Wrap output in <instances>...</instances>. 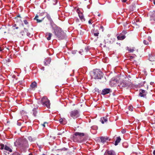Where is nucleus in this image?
<instances>
[{
	"mask_svg": "<svg viewBox=\"0 0 155 155\" xmlns=\"http://www.w3.org/2000/svg\"><path fill=\"white\" fill-rule=\"evenodd\" d=\"M15 146L20 148H24L28 147V144L27 140L25 138H19L17 139L15 142Z\"/></svg>",
	"mask_w": 155,
	"mask_h": 155,
	"instance_id": "2",
	"label": "nucleus"
},
{
	"mask_svg": "<svg viewBox=\"0 0 155 155\" xmlns=\"http://www.w3.org/2000/svg\"><path fill=\"white\" fill-rule=\"evenodd\" d=\"M85 30L84 28H82L81 27H80V29H79V32L80 35H83L84 34Z\"/></svg>",
	"mask_w": 155,
	"mask_h": 155,
	"instance_id": "25",
	"label": "nucleus"
},
{
	"mask_svg": "<svg viewBox=\"0 0 155 155\" xmlns=\"http://www.w3.org/2000/svg\"><path fill=\"white\" fill-rule=\"evenodd\" d=\"M121 1L123 2H126L127 1V0H121Z\"/></svg>",
	"mask_w": 155,
	"mask_h": 155,
	"instance_id": "47",
	"label": "nucleus"
},
{
	"mask_svg": "<svg viewBox=\"0 0 155 155\" xmlns=\"http://www.w3.org/2000/svg\"><path fill=\"white\" fill-rule=\"evenodd\" d=\"M87 137L86 134L83 133L78 132V142L81 143L85 141Z\"/></svg>",
	"mask_w": 155,
	"mask_h": 155,
	"instance_id": "5",
	"label": "nucleus"
},
{
	"mask_svg": "<svg viewBox=\"0 0 155 155\" xmlns=\"http://www.w3.org/2000/svg\"><path fill=\"white\" fill-rule=\"evenodd\" d=\"M139 95L141 97H146L147 94V92L144 90L141 89L139 90Z\"/></svg>",
	"mask_w": 155,
	"mask_h": 155,
	"instance_id": "10",
	"label": "nucleus"
},
{
	"mask_svg": "<svg viewBox=\"0 0 155 155\" xmlns=\"http://www.w3.org/2000/svg\"><path fill=\"white\" fill-rule=\"evenodd\" d=\"M41 69H42V70H44V67H42Z\"/></svg>",
	"mask_w": 155,
	"mask_h": 155,
	"instance_id": "52",
	"label": "nucleus"
},
{
	"mask_svg": "<svg viewBox=\"0 0 155 155\" xmlns=\"http://www.w3.org/2000/svg\"><path fill=\"white\" fill-rule=\"evenodd\" d=\"M148 40L149 41H151V38L150 37H148Z\"/></svg>",
	"mask_w": 155,
	"mask_h": 155,
	"instance_id": "41",
	"label": "nucleus"
},
{
	"mask_svg": "<svg viewBox=\"0 0 155 155\" xmlns=\"http://www.w3.org/2000/svg\"><path fill=\"white\" fill-rule=\"evenodd\" d=\"M120 86L121 87H127L128 84L125 81H123L120 83Z\"/></svg>",
	"mask_w": 155,
	"mask_h": 155,
	"instance_id": "18",
	"label": "nucleus"
},
{
	"mask_svg": "<svg viewBox=\"0 0 155 155\" xmlns=\"http://www.w3.org/2000/svg\"><path fill=\"white\" fill-rule=\"evenodd\" d=\"M29 155H33V154L31 153H30L29 154Z\"/></svg>",
	"mask_w": 155,
	"mask_h": 155,
	"instance_id": "53",
	"label": "nucleus"
},
{
	"mask_svg": "<svg viewBox=\"0 0 155 155\" xmlns=\"http://www.w3.org/2000/svg\"><path fill=\"white\" fill-rule=\"evenodd\" d=\"M128 109H129V110H130L131 111H132L133 110V108L132 106H129L128 107Z\"/></svg>",
	"mask_w": 155,
	"mask_h": 155,
	"instance_id": "35",
	"label": "nucleus"
},
{
	"mask_svg": "<svg viewBox=\"0 0 155 155\" xmlns=\"http://www.w3.org/2000/svg\"><path fill=\"white\" fill-rule=\"evenodd\" d=\"M76 11H78V8H77V9H76Z\"/></svg>",
	"mask_w": 155,
	"mask_h": 155,
	"instance_id": "57",
	"label": "nucleus"
},
{
	"mask_svg": "<svg viewBox=\"0 0 155 155\" xmlns=\"http://www.w3.org/2000/svg\"><path fill=\"white\" fill-rule=\"evenodd\" d=\"M0 146L1 147L0 149L1 150H2L4 149V145L3 144H0Z\"/></svg>",
	"mask_w": 155,
	"mask_h": 155,
	"instance_id": "33",
	"label": "nucleus"
},
{
	"mask_svg": "<svg viewBox=\"0 0 155 155\" xmlns=\"http://www.w3.org/2000/svg\"><path fill=\"white\" fill-rule=\"evenodd\" d=\"M127 49L130 52H133L134 51V48H130L127 47Z\"/></svg>",
	"mask_w": 155,
	"mask_h": 155,
	"instance_id": "30",
	"label": "nucleus"
},
{
	"mask_svg": "<svg viewBox=\"0 0 155 155\" xmlns=\"http://www.w3.org/2000/svg\"><path fill=\"white\" fill-rule=\"evenodd\" d=\"M21 18L20 15H17L16 17L15 18V19L16 22H19V21H21Z\"/></svg>",
	"mask_w": 155,
	"mask_h": 155,
	"instance_id": "20",
	"label": "nucleus"
},
{
	"mask_svg": "<svg viewBox=\"0 0 155 155\" xmlns=\"http://www.w3.org/2000/svg\"><path fill=\"white\" fill-rule=\"evenodd\" d=\"M20 34L21 36L25 35H26L28 37H30L31 35L30 33L28 32V30L26 28H24V30H22L20 32Z\"/></svg>",
	"mask_w": 155,
	"mask_h": 155,
	"instance_id": "8",
	"label": "nucleus"
},
{
	"mask_svg": "<svg viewBox=\"0 0 155 155\" xmlns=\"http://www.w3.org/2000/svg\"><path fill=\"white\" fill-rule=\"evenodd\" d=\"M41 102L43 105L46 106L48 108H50V101L46 97H43L41 99Z\"/></svg>",
	"mask_w": 155,
	"mask_h": 155,
	"instance_id": "6",
	"label": "nucleus"
},
{
	"mask_svg": "<svg viewBox=\"0 0 155 155\" xmlns=\"http://www.w3.org/2000/svg\"><path fill=\"white\" fill-rule=\"evenodd\" d=\"M151 19L152 20H153L154 21L155 23V12L153 15L151 17Z\"/></svg>",
	"mask_w": 155,
	"mask_h": 155,
	"instance_id": "31",
	"label": "nucleus"
},
{
	"mask_svg": "<svg viewBox=\"0 0 155 155\" xmlns=\"http://www.w3.org/2000/svg\"><path fill=\"white\" fill-rule=\"evenodd\" d=\"M91 22H92V20H90L88 21V23H89V24H92Z\"/></svg>",
	"mask_w": 155,
	"mask_h": 155,
	"instance_id": "45",
	"label": "nucleus"
},
{
	"mask_svg": "<svg viewBox=\"0 0 155 155\" xmlns=\"http://www.w3.org/2000/svg\"><path fill=\"white\" fill-rule=\"evenodd\" d=\"M52 35V34L51 33L47 32L46 33V36H48V37L47 38L48 40H51Z\"/></svg>",
	"mask_w": 155,
	"mask_h": 155,
	"instance_id": "22",
	"label": "nucleus"
},
{
	"mask_svg": "<svg viewBox=\"0 0 155 155\" xmlns=\"http://www.w3.org/2000/svg\"><path fill=\"white\" fill-rule=\"evenodd\" d=\"M94 75L93 77L95 79H100L102 78L105 80L104 81H106L105 78H103V73L99 69H96L94 70Z\"/></svg>",
	"mask_w": 155,
	"mask_h": 155,
	"instance_id": "3",
	"label": "nucleus"
},
{
	"mask_svg": "<svg viewBox=\"0 0 155 155\" xmlns=\"http://www.w3.org/2000/svg\"><path fill=\"white\" fill-rule=\"evenodd\" d=\"M126 132V131L125 130H124L122 131V132L123 134H124V133H125Z\"/></svg>",
	"mask_w": 155,
	"mask_h": 155,
	"instance_id": "43",
	"label": "nucleus"
},
{
	"mask_svg": "<svg viewBox=\"0 0 155 155\" xmlns=\"http://www.w3.org/2000/svg\"><path fill=\"white\" fill-rule=\"evenodd\" d=\"M127 33L126 30L123 31L122 32L117 36V39L119 40H122L126 38L125 34Z\"/></svg>",
	"mask_w": 155,
	"mask_h": 155,
	"instance_id": "7",
	"label": "nucleus"
},
{
	"mask_svg": "<svg viewBox=\"0 0 155 155\" xmlns=\"http://www.w3.org/2000/svg\"><path fill=\"white\" fill-rule=\"evenodd\" d=\"M28 139L29 140H30L31 141H32L33 140H32L31 137H28Z\"/></svg>",
	"mask_w": 155,
	"mask_h": 155,
	"instance_id": "42",
	"label": "nucleus"
},
{
	"mask_svg": "<svg viewBox=\"0 0 155 155\" xmlns=\"http://www.w3.org/2000/svg\"><path fill=\"white\" fill-rule=\"evenodd\" d=\"M51 59L50 58H48L46 59L44 61V65L45 66L48 65L51 62Z\"/></svg>",
	"mask_w": 155,
	"mask_h": 155,
	"instance_id": "16",
	"label": "nucleus"
},
{
	"mask_svg": "<svg viewBox=\"0 0 155 155\" xmlns=\"http://www.w3.org/2000/svg\"><path fill=\"white\" fill-rule=\"evenodd\" d=\"M30 87L32 88H35L37 87V84L35 81L32 82L30 85Z\"/></svg>",
	"mask_w": 155,
	"mask_h": 155,
	"instance_id": "21",
	"label": "nucleus"
},
{
	"mask_svg": "<svg viewBox=\"0 0 155 155\" xmlns=\"http://www.w3.org/2000/svg\"><path fill=\"white\" fill-rule=\"evenodd\" d=\"M3 62L4 64H6L7 62H11V60L9 58L4 59L3 60Z\"/></svg>",
	"mask_w": 155,
	"mask_h": 155,
	"instance_id": "28",
	"label": "nucleus"
},
{
	"mask_svg": "<svg viewBox=\"0 0 155 155\" xmlns=\"http://www.w3.org/2000/svg\"><path fill=\"white\" fill-rule=\"evenodd\" d=\"M143 43H144V44L145 45H148L149 44L148 42L147 41L145 40H144L143 41Z\"/></svg>",
	"mask_w": 155,
	"mask_h": 155,
	"instance_id": "34",
	"label": "nucleus"
},
{
	"mask_svg": "<svg viewBox=\"0 0 155 155\" xmlns=\"http://www.w3.org/2000/svg\"><path fill=\"white\" fill-rule=\"evenodd\" d=\"M3 49V48L0 47V51H2Z\"/></svg>",
	"mask_w": 155,
	"mask_h": 155,
	"instance_id": "46",
	"label": "nucleus"
},
{
	"mask_svg": "<svg viewBox=\"0 0 155 155\" xmlns=\"http://www.w3.org/2000/svg\"><path fill=\"white\" fill-rule=\"evenodd\" d=\"M57 155H58V154H57Z\"/></svg>",
	"mask_w": 155,
	"mask_h": 155,
	"instance_id": "60",
	"label": "nucleus"
},
{
	"mask_svg": "<svg viewBox=\"0 0 155 155\" xmlns=\"http://www.w3.org/2000/svg\"><path fill=\"white\" fill-rule=\"evenodd\" d=\"M101 121L102 124H104L105 122H106L107 120V118L106 117L101 118Z\"/></svg>",
	"mask_w": 155,
	"mask_h": 155,
	"instance_id": "24",
	"label": "nucleus"
},
{
	"mask_svg": "<svg viewBox=\"0 0 155 155\" xmlns=\"http://www.w3.org/2000/svg\"><path fill=\"white\" fill-rule=\"evenodd\" d=\"M98 16H101V14H99L98 15Z\"/></svg>",
	"mask_w": 155,
	"mask_h": 155,
	"instance_id": "54",
	"label": "nucleus"
},
{
	"mask_svg": "<svg viewBox=\"0 0 155 155\" xmlns=\"http://www.w3.org/2000/svg\"><path fill=\"white\" fill-rule=\"evenodd\" d=\"M82 122V120L81 119H79L78 118V123H79V124H81Z\"/></svg>",
	"mask_w": 155,
	"mask_h": 155,
	"instance_id": "38",
	"label": "nucleus"
},
{
	"mask_svg": "<svg viewBox=\"0 0 155 155\" xmlns=\"http://www.w3.org/2000/svg\"><path fill=\"white\" fill-rule=\"evenodd\" d=\"M12 155H20V154L19 153L16 152L13 153Z\"/></svg>",
	"mask_w": 155,
	"mask_h": 155,
	"instance_id": "37",
	"label": "nucleus"
},
{
	"mask_svg": "<svg viewBox=\"0 0 155 155\" xmlns=\"http://www.w3.org/2000/svg\"><path fill=\"white\" fill-rule=\"evenodd\" d=\"M33 114L35 117L37 116V111L36 109H34L33 110Z\"/></svg>",
	"mask_w": 155,
	"mask_h": 155,
	"instance_id": "29",
	"label": "nucleus"
},
{
	"mask_svg": "<svg viewBox=\"0 0 155 155\" xmlns=\"http://www.w3.org/2000/svg\"><path fill=\"white\" fill-rule=\"evenodd\" d=\"M111 90L110 88H106L102 90L101 94H102L105 95L111 92Z\"/></svg>",
	"mask_w": 155,
	"mask_h": 155,
	"instance_id": "12",
	"label": "nucleus"
},
{
	"mask_svg": "<svg viewBox=\"0 0 155 155\" xmlns=\"http://www.w3.org/2000/svg\"><path fill=\"white\" fill-rule=\"evenodd\" d=\"M121 140V139L120 137H117L116 140L115 142L114 145L115 146L117 145L120 142Z\"/></svg>",
	"mask_w": 155,
	"mask_h": 155,
	"instance_id": "23",
	"label": "nucleus"
},
{
	"mask_svg": "<svg viewBox=\"0 0 155 155\" xmlns=\"http://www.w3.org/2000/svg\"><path fill=\"white\" fill-rule=\"evenodd\" d=\"M78 15L80 19L82 21H85V19L83 16L82 12H81L79 9L78 8Z\"/></svg>",
	"mask_w": 155,
	"mask_h": 155,
	"instance_id": "11",
	"label": "nucleus"
},
{
	"mask_svg": "<svg viewBox=\"0 0 155 155\" xmlns=\"http://www.w3.org/2000/svg\"><path fill=\"white\" fill-rule=\"evenodd\" d=\"M17 25L16 24H15L13 26V27H15V28H14V29L15 30V29H18V27H16Z\"/></svg>",
	"mask_w": 155,
	"mask_h": 155,
	"instance_id": "36",
	"label": "nucleus"
},
{
	"mask_svg": "<svg viewBox=\"0 0 155 155\" xmlns=\"http://www.w3.org/2000/svg\"><path fill=\"white\" fill-rule=\"evenodd\" d=\"M78 108L77 106L74 104L72 107V110L70 112V116L74 119L77 118L78 114Z\"/></svg>",
	"mask_w": 155,
	"mask_h": 155,
	"instance_id": "4",
	"label": "nucleus"
},
{
	"mask_svg": "<svg viewBox=\"0 0 155 155\" xmlns=\"http://www.w3.org/2000/svg\"><path fill=\"white\" fill-rule=\"evenodd\" d=\"M45 124H47V123L46 122H45L43 124V126L44 127H45Z\"/></svg>",
	"mask_w": 155,
	"mask_h": 155,
	"instance_id": "44",
	"label": "nucleus"
},
{
	"mask_svg": "<svg viewBox=\"0 0 155 155\" xmlns=\"http://www.w3.org/2000/svg\"><path fill=\"white\" fill-rule=\"evenodd\" d=\"M103 28V26H101V28Z\"/></svg>",
	"mask_w": 155,
	"mask_h": 155,
	"instance_id": "55",
	"label": "nucleus"
},
{
	"mask_svg": "<svg viewBox=\"0 0 155 155\" xmlns=\"http://www.w3.org/2000/svg\"><path fill=\"white\" fill-rule=\"evenodd\" d=\"M153 153L154 155H155V150L153 151Z\"/></svg>",
	"mask_w": 155,
	"mask_h": 155,
	"instance_id": "49",
	"label": "nucleus"
},
{
	"mask_svg": "<svg viewBox=\"0 0 155 155\" xmlns=\"http://www.w3.org/2000/svg\"><path fill=\"white\" fill-rule=\"evenodd\" d=\"M99 34V33H94V35L95 36H97Z\"/></svg>",
	"mask_w": 155,
	"mask_h": 155,
	"instance_id": "40",
	"label": "nucleus"
},
{
	"mask_svg": "<svg viewBox=\"0 0 155 155\" xmlns=\"http://www.w3.org/2000/svg\"><path fill=\"white\" fill-rule=\"evenodd\" d=\"M101 142L104 143L108 140V138L107 137H100Z\"/></svg>",
	"mask_w": 155,
	"mask_h": 155,
	"instance_id": "17",
	"label": "nucleus"
},
{
	"mask_svg": "<svg viewBox=\"0 0 155 155\" xmlns=\"http://www.w3.org/2000/svg\"><path fill=\"white\" fill-rule=\"evenodd\" d=\"M4 149L11 152H12V149H11L9 147L6 145L4 147Z\"/></svg>",
	"mask_w": 155,
	"mask_h": 155,
	"instance_id": "27",
	"label": "nucleus"
},
{
	"mask_svg": "<svg viewBox=\"0 0 155 155\" xmlns=\"http://www.w3.org/2000/svg\"><path fill=\"white\" fill-rule=\"evenodd\" d=\"M83 52V51L82 50H81V51H79V53L80 54H81L82 52Z\"/></svg>",
	"mask_w": 155,
	"mask_h": 155,
	"instance_id": "48",
	"label": "nucleus"
},
{
	"mask_svg": "<svg viewBox=\"0 0 155 155\" xmlns=\"http://www.w3.org/2000/svg\"><path fill=\"white\" fill-rule=\"evenodd\" d=\"M155 52H152L151 55L150 56L149 58V60L151 61H155Z\"/></svg>",
	"mask_w": 155,
	"mask_h": 155,
	"instance_id": "14",
	"label": "nucleus"
},
{
	"mask_svg": "<svg viewBox=\"0 0 155 155\" xmlns=\"http://www.w3.org/2000/svg\"><path fill=\"white\" fill-rule=\"evenodd\" d=\"M55 137H54V139H55Z\"/></svg>",
	"mask_w": 155,
	"mask_h": 155,
	"instance_id": "58",
	"label": "nucleus"
},
{
	"mask_svg": "<svg viewBox=\"0 0 155 155\" xmlns=\"http://www.w3.org/2000/svg\"><path fill=\"white\" fill-rule=\"evenodd\" d=\"M39 18V16L37 15H36L35 17L34 18V20H36L37 21V23L41 22L44 20V18H40L39 19H38V18Z\"/></svg>",
	"mask_w": 155,
	"mask_h": 155,
	"instance_id": "15",
	"label": "nucleus"
},
{
	"mask_svg": "<svg viewBox=\"0 0 155 155\" xmlns=\"http://www.w3.org/2000/svg\"><path fill=\"white\" fill-rule=\"evenodd\" d=\"M55 0L56 1V2L57 1V0Z\"/></svg>",
	"mask_w": 155,
	"mask_h": 155,
	"instance_id": "59",
	"label": "nucleus"
},
{
	"mask_svg": "<svg viewBox=\"0 0 155 155\" xmlns=\"http://www.w3.org/2000/svg\"><path fill=\"white\" fill-rule=\"evenodd\" d=\"M22 25L23 27H24V25H23V24H22Z\"/></svg>",
	"mask_w": 155,
	"mask_h": 155,
	"instance_id": "56",
	"label": "nucleus"
},
{
	"mask_svg": "<svg viewBox=\"0 0 155 155\" xmlns=\"http://www.w3.org/2000/svg\"><path fill=\"white\" fill-rule=\"evenodd\" d=\"M46 17L49 20V21H50L51 23H52L53 22L52 19L51 18V17L49 15L47 14L46 15Z\"/></svg>",
	"mask_w": 155,
	"mask_h": 155,
	"instance_id": "26",
	"label": "nucleus"
},
{
	"mask_svg": "<svg viewBox=\"0 0 155 155\" xmlns=\"http://www.w3.org/2000/svg\"><path fill=\"white\" fill-rule=\"evenodd\" d=\"M104 155H116V153L114 151L111 150H107Z\"/></svg>",
	"mask_w": 155,
	"mask_h": 155,
	"instance_id": "9",
	"label": "nucleus"
},
{
	"mask_svg": "<svg viewBox=\"0 0 155 155\" xmlns=\"http://www.w3.org/2000/svg\"><path fill=\"white\" fill-rule=\"evenodd\" d=\"M97 129V127L96 126H94L91 127V132L93 134H95L96 133V130Z\"/></svg>",
	"mask_w": 155,
	"mask_h": 155,
	"instance_id": "13",
	"label": "nucleus"
},
{
	"mask_svg": "<svg viewBox=\"0 0 155 155\" xmlns=\"http://www.w3.org/2000/svg\"><path fill=\"white\" fill-rule=\"evenodd\" d=\"M153 4L155 5V0H153Z\"/></svg>",
	"mask_w": 155,
	"mask_h": 155,
	"instance_id": "50",
	"label": "nucleus"
},
{
	"mask_svg": "<svg viewBox=\"0 0 155 155\" xmlns=\"http://www.w3.org/2000/svg\"><path fill=\"white\" fill-rule=\"evenodd\" d=\"M52 27L54 30V35L58 40H62L65 38V34L60 28L57 27L55 25H54V26L53 25Z\"/></svg>",
	"mask_w": 155,
	"mask_h": 155,
	"instance_id": "1",
	"label": "nucleus"
},
{
	"mask_svg": "<svg viewBox=\"0 0 155 155\" xmlns=\"http://www.w3.org/2000/svg\"><path fill=\"white\" fill-rule=\"evenodd\" d=\"M153 82H151L150 83V84L151 85H152L153 84Z\"/></svg>",
	"mask_w": 155,
	"mask_h": 155,
	"instance_id": "51",
	"label": "nucleus"
},
{
	"mask_svg": "<svg viewBox=\"0 0 155 155\" xmlns=\"http://www.w3.org/2000/svg\"><path fill=\"white\" fill-rule=\"evenodd\" d=\"M23 21L24 22V24L27 25V26H28V22L26 20H23Z\"/></svg>",
	"mask_w": 155,
	"mask_h": 155,
	"instance_id": "32",
	"label": "nucleus"
},
{
	"mask_svg": "<svg viewBox=\"0 0 155 155\" xmlns=\"http://www.w3.org/2000/svg\"><path fill=\"white\" fill-rule=\"evenodd\" d=\"M77 136L78 132H76L74 133L73 136V140L75 142H78V139L77 137Z\"/></svg>",
	"mask_w": 155,
	"mask_h": 155,
	"instance_id": "19",
	"label": "nucleus"
},
{
	"mask_svg": "<svg viewBox=\"0 0 155 155\" xmlns=\"http://www.w3.org/2000/svg\"><path fill=\"white\" fill-rule=\"evenodd\" d=\"M59 121L60 123H62L63 121V119L62 118H61L59 120Z\"/></svg>",
	"mask_w": 155,
	"mask_h": 155,
	"instance_id": "39",
	"label": "nucleus"
}]
</instances>
